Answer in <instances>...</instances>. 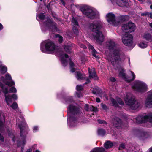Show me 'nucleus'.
<instances>
[{"label":"nucleus","mask_w":152,"mask_h":152,"mask_svg":"<svg viewBox=\"0 0 152 152\" xmlns=\"http://www.w3.org/2000/svg\"><path fill=\"white\" fill-rule=\"evenodd\" d=\"M125 0H117L116 1V4L121 7H122L125 5Z\"/></svg>","instance_id":"nucleus-25"},{"label":"nucleus","mask_w":152,"mask_h":152,"mask_svg":"<svg viewBox=\"0 0 152 152\" xmlns=\"http://www.w3.org/2000/svg\"><path fill=\"white\" fill-rule=\"evenodd\" d=\"M5 77L7 80H12L11 77L9 74H6Z\"/></svg>","instance_id":"nucleus-44"},{"label":"nucleus","mask_w":152,"mask_h":152,"mask_svg":"<svg viewBox=\"0 0 152 152\" xmlns=\"http://www.w3.org/2000/svg\"><path fill=\"white\" fill-rule=\"evenodd\" d=\"M135 25L132 22H129L126 24H123L122 26V30L124 31L129 30L128 32H132L135 30Z\"/></svg>","instance_id":"nucleus-11"},{"label":"nucleus","mask_w":152,"mask_h":152,"mask_svg":"<svg viewBox=\"0 0 152 152\" xmlns=\"http://www.w3.org/2000/svg\"><path fill=\"white\" fill-rule=\"evenodd\" d=\"M104 149L103 148H96L90 152H104Z\"/></svg>","instance_id":"nucleus-24"},{"label":"nucleus","mask_w":152,"mask_h":152,"mask_svg":"<svg viewBox=\"0 0 152 152\" xmlns=\"http://www.w3.org/2000/svg\"><path fill=\"white\" fill-rule=\"evenodd\" d=\"M56 37L57 39L58 40L60 43L62 42L63 41V37L62 36L59 35V34H57L56 35Z\"/></svg>","instance_id":"nucleus-35"},{"label":"nucleus","mask_w":152,"mask_h":152,"mask_svg":"<svg viewBox=\"0 0 152 152\" xmlns=\"http://www.w3.org/2000/svg\"><path fill=\"white\" fill-rule=\"evenodd\" d=\"M88 48L90 51L91 52L92 55L96 59H98L99 58V56L97 55L98 53L96 51L93 47L91 45H89Z\"/></svg>","instance_id":"nucleus-19"},{"label":"nucleus","mask_w":152,"mask_h":152,"mask_svg":"<svg viewBox=\"0 0 152 152\" xmlns=\"http://www.w3.org/2000/svg\"><path fill=\"white\" fill-rule=\"evenodd\" d=\"M139 46L141 48H144L147 47V45L146 43H145L143 42H141L139 44Z\"/></svg>","instance_id":"nucleus-34"},{"label":"nucleus","mask_w":152,"mask_h":152,"mask_svg":"<svg viewBox=\"0 0 152 152\" xmlns=\"http://www.w3.org/2000/svg\"><path fill=\"white\" fill-rule=\"evenodd\" d=\"M3 92L5 94V97L6 103L9 106L12 102V96L9 94H7L8 92L7 88H6L5 90L3 89Z\"/></svg>","instance_id":"nucleus-14"},{"label":"nucleus","mask_w":152,"mask_h":152,"mask_svg":"<svg viewBox=\"0 0 152 152\" xmlns=\"http://www.w3.org/2000/svg\"><path fill=\"white\" fill-rule=\"evenodd\" d=\"M144 37L147 40H152V36L149 34H146L144 35Z\"/></svg>","instance_id":"nucleus-28"},{"label":"nucleus","mask_w":152,"mask_h":152,"mask_svg":"<svg viewBox=\"0 0 152 152\" xmlns=\"http://www.w3.org/2000/svg\"><path fill=\"white\" fill-rule=\"evenodd\" d=\"M6 85H8L9 86H12L15 85V83L13 81H11V82L7 81L6 83Z\"/></svg>","instance_id":"nucleus-37"},{"label":"nucleus","mask_w":152,"mask_h":152,"mask_svg":"<svg viewBox=\"0 0 152 152\" xmlns=\"http://www.w3.org/2000/svg\"><path fill=\"white\" fill-rule=\"evenodd\" d=\"M76 95L78 97H80L82 96V94L80 93H76Z\"/></svg>","instance_id":"nucleus-52"},{"label":"nucleus","mask_w":152,"mask_h":152,"mask_svg":"<svg viewBox=\"0 0 152 152\" xmlns=\"http://www.w3.org/2000/svg\"><path fill=\"white\" fill-rule=\"evenodd\" d=\"M89 111L96 112L98 111V110L96 107H95L91 105H90L89 107Z\"/></svg>","instance_id":"nucleus-33"},{"label":"nucleus","mask_w":152,"mask_h":152,"mask_svg":"<svg viewBox=\"0 0 152 152\" xmlns=\"http://www.w3.org/2000/svg\"><path fill=\"white\" fill-rule=\"evenodd\" d=\"M113 123L116 127H120L122 125L121 120L117 117H115L113 120Z\"/></svg>","instance_id":"nucleus-20"},{"label":"nucleus","mask_w":152,"mask_h":152,"mask_svg":"<svg viewBox=\"0 0 152 152\" xmlns=\"http://www.w3.org/2000/svg\"><path fill=\"white\" fill-rule=\"evenodd\" d=\"M41 49L42 52L44 53H46V50L44 48H42V47L41 48Z\"/></svg>","instance_id":"nucleus-55"},{"label":"nucleus","mask_w":152,"mask_h":152,"mask_svg":"<svg viewBox=\"0 0 152 152\" xmlns=\"http://www.w3.org/2000/svg\"><path fill=\"white\" fill-rule=\"evenodd\" d=\"M11 138H12V140L13 142H15V138L14 136V135H12V137H11Z\"/></svg>","instance_id":"nucleus-57"},{"label":"nucleus","mask_w":152,"mask_h":152,"mask_svg":"<svg viewBox=\"0 0 152 152\" xmlns=\"http://www.w3.org/2000/svg\"><path fill=\"white\" fill-rule=\"evenodd\" d=\"M106 45L109 50H113L109 60L113 66L118 67L122 62L121 60L124 55L120 49L117 48L113 40L109 41L106 42Z\"/></svg>","instance_id":"nucleus-1"},{"label":"nucleus","mask_w":152,"mask_h":152,"mask_svg":"<svg viewBox=\"0 0 152 152\" xmlns=\"http://www.w3.org/2000/svg\"><path fill=\"white\" fill-rule=\"evenodd\" d=\"M7 70V68L3 65H0V71L2 73H5Z\"/></svg>","instance_id":"nucleus-32"},{"label":"nucleus","mask_w":152,"mask_h":152,"mask_svg":"<svg viewBox=\"0 0 152 152\" xmlns=\"http://www.w3.org/2000/svg\"><path fill=\"white\" fill-rule=\"evenodd\" d=\"M81 60L82 61V63L86 61V60L84 59L83 58H81Z\"/></svg>","instance_id":"nucleus-59"},{"label":"nucleus","mask_w":152,"mask_h":152,"mask_svg":"<svg viewBox=\"0 0 152 152\" xmlns=\"http://www.w3.org/2000/svg\"><path fill=\"white\" fill-rule=\"evenodd\" d=\"M76 89L78 91H80L83 89V87L81 86L77 85L76 87Z\"/></svg>","instance_id":"nucleus-43"},{"label":"nucleus","mask_w":152,"mask_h":152,"mask_svg":"<svg viewBox=\"0 0 152 152\" xmlns=\"http://www.w3.org/2000/svg\"><path fill=\"white\" fill-rule=\"evenodd\" d=\"M145 105L146 107H152V90L148 92V96L145 102Z\"/></svg>","instance_id":"nucleus-12"},{"label":"nucleus","mask_w":152,"mask_h":152,"mask_svg":"<svg viewBox=\"0 0 152 152\" xmlns=\"http://www.w3.org/2000/svg\"><path fill=\"white\" fill-rule=\"evenodd\" d=\"M98 122L99 124H107V123L104 120H98Z\"/></svg>","instance_id":"nucleus-47"},{"label":"nucleus","mask_w":152,"mask_h":152,"mask_svg":"<svg viewBox=\"0 0 152 152\" xmlns=\"http://www.w3.org/2000/svg\"><path fill=\"white\" fill-rule=\"evenodd\" d=\"M133 121L137 123H142L147 121L152 123V113L148 115L138 116L134 119Z\"/></svg>","instance_id":"nucleus-6"},{"label":"nucleus","mask_w":152,"mask_h":152,"mask_svg":"<svg viewBox=\"0 0 152 152\" xmlns=\"http://www.w3.org/2000/svg\"><path fill=\"white\" fill-rule=\"evenodd\" d=\"M64 49L67 53H69L71 52V47L68 45H65L64 46Z\"/></svg>","instance_id":"nucleus-30"},{"label":"nucleus","mask_w":152,"mask_h":152,"mask_svg":"<svg viewBox=\"0 0 152 152\" xmlns=\"http://www.w3.org/2000/svg\"><path fill=\"white\" fill-rule=\"evenodd\" d=\"M61 61L64 66H65L68 64L66 59L68 57V56L65 54L63 53L60 56Z\"/></svg>","instance_id":"nucleus-18"},{"label":"nucleus","mask_w":152,"mask_h":152,"mask_svg":"<svg viewBox=\"0 0 152 152\" xmlns=\"http://www.w3.org/2000/svg\"><path fill=\"white\" fill-rule=\"evenodd\" d=\"M69 65L71 68V71L72 72H75L76 70L75 68H74L75 66V65L73 62L70 61L69 63Z\"/></svg>","instance_id":"nucleus-27"},{"label":"nucleus","mask_w":152,"mask_h":152,"mask_svg":"<svg viewBox=\"0 0 152 152\" xmlns=\"http://www.w3.org/2000/svg\"><path fill=\"white\" fill-rule=\"evenodd\" d=\"M80 46L81 48H83L84 49L86 48V46L83 44H81L80 45Z\"/></svg>","instance_id":"nucleus-54"},{"label":"nucleus","mask_w":152,"mask_h":152,"mask_svg":"<svg viewBox=\"0 0 152 152\" xmlns=\"http://www.w3.org/2000/svg\"><path fill=\"white\" fill-rule=\"evenodd\" d=\"M9 92L10 93H16L17 90L15 87H12L10 88Z\"/></svg>","instance_id":"nucleus-41"},{"label":"nucleus","mask_w":152,"mask_h":152,"mask_svg":"<svg viewBox=\"0 0 152 152\" xmlns=\"http://www.w3.org/2000/svg\"><path fill=\"white\" fill-rule=\"evenodd\" d=\"M79 110L76 108L74 106L70 105L68 107L67 110L68 113V123L69 122L73 123L75 120V118L72 115L77 114L79 113Z\"/></svg>","instance_id":"nucleus-4"},{"label":"nucleus","mask_w":152,"mask_h":152,"mask_svg":"<svg viewBox=\"0 0 152 152\" xmlns=\"http://www.w3.org/2000/svg\"><path fill=\"white\" fill-rule=\"evenodd\" d=\"M4 116L3 114L0 115V132H1L3 128V123L4 122ZM0 141L1 142L4 141V138L0 134Z\"/></svg>","instance_id":"nucleus-15"},{"label":"nucleus","mask_w":152,"mask_h":152,"mask_svg":"<svg viewBox=\"0 0 152 152\" xmlns=\"http://www.w3.org/2000/svg\"><path fill=\"white\" fill-rule=\"evenodd\" d=\"M149 150L150 152H152V147L149 148Z\"/></svg>","instance_id":"nucleus-63"},{"label":"nucleus","mask_w":152,"mask_h":152,"mask_svg":"<svg viewBox=\"0 0 152 152\" xmlns=\"http://www.w3.org/2000/svg\"><path fill=\"white\" fill-rule=\"evenodd\" d=\"M111 102H112L113 106L117 107L118 106V104L117 102H116V101L115 100V99H111Z\"/></svg>","instance_id":"nucleus-39"},{"label":"nucleus","mask_w":152,"mask_h":152,"mask_svg":"<svg viewBox=\"0 0 152 152\" xmlns=\"http://www.w3.org/2000/svg\"><path fill=\"white\" fill-rule=\"evenodd\" d=\"M19 127L20 128V136L21 137L23 141L22 142H20V144L23 146L25 144V139L26 137V133H25L24 131V127H22L20 125H18Z\"/></svg>","instance_id":"nucleus-16"},{"label":"nucleus","mask_w":152,"mask_h":152,"mask_svg":"<svg viewBox=\"0 0 152 152\" xmlns=\"http://www.w3.org/2000/svg\"><path fill=\"white\" fill-rule=\"evenodd\" d=\"M101 106L103 110H106L107 109V108L105 104L103 103H101Z\"/></svg>","instance_id":"nucleus-45"},{"label":"nucleus","mask_w":152,"mask_h":152,"mask_svg":"<svg viewBox=\"0 0 152 152\" xmlns=\"http://www.w3.org/2000/svg\"><path fill=\"white\" fill-rule=\"evenodd\" d=\"M72 26H79L78 23L76 20V19L75 18H72Z\"/></svg>","instance_id":"nucleus-31"},{"label":"nucleus","mask_w":152,"mask_h":152,"mask_svg":"<svg viewBox=\"0 0 152 152\" xmlns=\"http://www.w3.org/2000/svg\"><path fill=\"white\" fill-rule=\"evenodd\" d=\"M61 2L62 3V4L64 6L65 5V4L64 1H63V0H61Z\"/></svg>","instance_id":"nucleus-62"},{"label":"nucleus","mask_w":152,"mask_h":152,"mask_svg":"<svg viewBox=\"0 0 152 152\" xmlns=\"http://www.w3.org/2000/svg\"><path fill=\"white\" fill-rule=\"evenodd\" d=\"M11 107L14 109H17L18 107L17 103L16 102H14L10 106Z\"/></svg>","instance_id":"nucleus-38"},{"label":"nucleus","mask_w":152,"mask_h":152,"mask_svg":"<svg viewBox=\"0 0 152 152\" xmlns=\"http://www.w3.org/2000/svg\"><path fill=\"white\" fill-rule=\"evenodd\" d=\"M93 92L94 94H98L99 96H101V94L102 93V90L98 87H95L94 88Z\"/></svg>","instance_id":"nucleus-22"},{"label":"nucleus","mask_w":152,"mask_h":152,"mask_svg":"<svg viewBox=\"0 0 152 152\" xmlns=\"http://www.w3.org/2000/svg\"><path fill=\"white\" fill-rule=\"evenodd\" d=\"M132 87L135 91L141 93L145 92L148 90L146 85L139 81H136Z\"/></svg>","instance_id":"nucleus-5"},{"label":"nucleus","mask_w":152,"mask_h":152,"mask_svg":"<svg viewBox=\"0 0 152 152\" xmlns=\"http://www.w3.org/2000/svg\"><path fill=\"white\" fill-rule=\"evenodd\" d=\"M125 148V146L123 144H122L120 145V147H119V149H120L121 148Z\"/></svg>","instance_id":"nucleus-51"},{"label":"nucleus","mask_w":152,"mask_h":152,"mask_svg":"<svg viewBox=\"0 0 152 152\" xmlns=\"http://www.w3.org/2000/svg\"><path fill=\"white\" fill-rule=\"evenodd\" d=\"M45 48L46 50L51 53H53L57 51L58 47L52 41L49 40L45 42Z\"/></svg>","instance_id":"nucleus-8"},{"label":"nucleus","mask_w":152,"mask_h":152,"mask_svg":"<svg viewBox=\"0 0 152 152\" xmlns=\"http://www.w3.org/2000/svg\"><path fill=\"white\" fill-rule=\"evenodd\" d=\"M78 26H72L73 30L75 34L77 35L78 33V31L77 28V27Z\"/></svg>","instance_id":"nucleus-36"},{"label":"nucleus","mask_w":152,"mask_h":152,"mask_svg":"<svg viewBox=\"0 0 152 152\" xmlns=\"http://www.w3.org/2000/svg\"><path fill=\"white\" fill-rule=\"evenodd\" d=\"M45 25L46 26L50 27V28H53L55 27V23L52 21L50 18H48L47 21L45 23Z\"/></svg>","instance_id":"nucleus-21"},{"label":"nucleus","mask_w":152,"mask_h":152,"mask_svg":"<svg viewBox=\"0 0 152 152\" xmlns=\"http://www.w3.org/2000/svg\"><path fill=\"white\" fill-rule=\"evenodd\" d=\"M45 16L43 14H41L38 15V17L39 19L41 20H43L45 18Z\"/></svg>","instance_id":"nucleus-46"},{"label":"nucleus","mask_w":152,"mask_h":152,"mask_svg":"<svg viewBox=\"0 0 152 152\" xmlns=\"http://www.w3.org/2000/svg\"><path fill=\"white\" fill-rule=\"evenodd\" d=\"M98 133L99 135L103 136L105 134V132L102 129H99L98 130Z\"/></svg>","instance_id":"nucleus-29"},{"label":"nucleus","mask_w":152,"mask_h":152,"mask_svg":"<svg viewBox=\"0 0 152 152\" xmlns=\"http://www.w3.org/2000/svg\"><path fill=\"white\" fill-rule=\"evenodd\" d=\"M88 71L89 73V77L90 78H93L95 80L98 79V77L96 75L95 72V69L94 68H92L91 69V72L90 68H88Z\"/></svg>","instance_id":"nucleus-17"},{"label":"nucleus","mask_w":152,"mask_h":152,"mask_svg":"<svg viewBox=\"0 0 152 152\" xmlns=\"http://www.w3.org/2000/svg\"><path fill=\"white\" fill-rule=\"evenodd\" d=\"M89 106L87 104H86L85 106V109L87 111H89Z\"/></svg>","instance_id":"nucleus-48"},{"label":"nucleus","mask_w":152,"mask_h":152,"mask_svg":"<svg viewBox=\"0 0 152 152\" xmlns=\"http://www.w3.org/2000/svg\"><path fill=\"white\" fill-rule=\"evenodd\" d=\"M96 100L97 102H100V100L99 98H96Z\"/></svg>","instance_id":"nucleus-56"},{"label":"nucleus","mask_w":152,"mask_h":152,"mask_svg":"<svg viewBox=\"0 0 152 152\" xmlns=\"http://www.w3.org/2000/svg\"><path fill=\"white\" fill-rule=\"evenodd\" d=\"M124 101L126 104L133 110L137 109L140 106V103L135 100L134 97L130 93L126 94Z\"/></svg>","instance_id":"nucleus-3"},{"label":"nucleus","mask_w":152,"mask_h":152,"mask_svg":"<svg viewBox=\"0 0 152 152\" xmlns=\"http://www.w3.org/2000/svg\"><path fill=\"white\" fill-rule=\"evenodd\" d=\"M3 28V25L0 23V30H1Z\"/></svg>","instance_id":"nucleus-60"},{"label":"nucleus","mask_w":152,"mask_h":152,"mask_svg":"<svg viewBox=\"0 0 152 152\" xmlns=\"http://www.w3.org/2000/svg\"><path fill=\"white\" fill-rule=\"evenodd\" d=\"M39 129L38 127L37 126H35L34 127L33 129V131L34 132H36L37 130Z\"/></svg>","instance_id":"nucleus-50"},{"label":"nucleus","mask_w":152,"mask_h":152,"mask_svg":"<svg viewBox=\"0 0 152 152\" xmlns=\"http://www.w3.org/2000/svg\"><path fill=\"white\" fill-rule=\"evenodd\" d=\"M83 13L91 18H98L99 16L98 12L94 11L92 9L88 8H84L83 11Z\"/></svg>","instance_id":"nucleus-7"},{"label":"nucleus","mask_w":152,"mask_h":152,"mask_svg":"<svg viewBox=\"0 0 152 152\" xmlns=\"http://www.w3.org/2000/svg\"><path fill=\"white\" fill-rule=\"evenodd\" d=\"M110 80L112 82H115V78L114 77H110Z\"/></svg>","instance_id":"nucleus-53"},{"label":"nucleus","mask_w":152,"mask_h":152,"mask_svg":"<svg viewBox=\"0 0 152 152\" xmlns=\"http://www.w3.org/2000/svg\"><path fill=\"white\" fill-rule=\"evenodd\" d=\"M106 18L108 22L113 26H116L119 24V22L115 21V16L112 13H108L106 15Z\"/></svg>","instance_id":"nucleus-10"},{"label":"nucleus","mask_w":152,"mask_h":152,"mask_svg":"<svg viewBox=\"0 0 152 152\" xmlns=\"http://www.w3.org/2000/svg\"><path fill=\"white\" fill-rule=\"evenodd\" d=\"M32 149H30L27 150L26 152H32Z\"/></svg>","instance_id":"nucleus-61"},{"label":"nucleus","mask_w":152,"mask_h":152,"mask_svg":"<svg viewBox=\"0 0 152 152\" xmlns=\"http://www.w3.org/2000/svg\"><path fill=\"white\" fill-rule=\"evenodd\" d=\"M150 26L152 28V23H150Z\"/></svg>","instance_id":"nucleus-64"},{"label":"nucleus","mask_w":152,"mask_h":152,"mask_svg":"<svg viewBox=\"0 0 152 152\" xmlns=\"http://www.w3.org/2000/svg\"><path fill=\"white\" fill-rule=\"evenodd\" d=\"M86 80V82L85 83V84H87L90 82V81L88 79H87Z\"/></svg>","instance_id":"nucleus-58"},{"label":"nucleus","mask_w":152,"mask_h":152,"mask_svg":"<svg viewBox=\"0 0 152 152\" xmlns=\"http://www.w3.org/2000/svg\"><path fill=\"white\" fill-rule=\"evenodd\" d=\"M117 100L118 103L121 105H123L124 104V102L120 98H118L117 99Z\"/></svg>","instance_id":"nucleus-42"},{"label":"nucleus","mask_w":152,"mask_h":152,"mask_svg":"<svg viewBox=\"0 0 152 152\" xmlns=\"http://www.w3.org/2000/svg\"><path fill=\"white\" fill-rule=\"evenodd\" d=\"M102 23L100 21H95L90 24V28L94 33L93 36L98 43L103 41L104 38L102 32L99 30L102 27Z\"/></svg>","instance_id":"nucleus-2"},{"label":"nucleus","mask_w":152,"mask_h":152,"mask_svg":"<svg viewBox=\"0 0 152 152\" xmlns=\"http://www.w3.org/2000/svg\"><path fill=\"white\" fill-rule=\"evenodd\" d=\"M113 145V144L110 141H108L104 143V146L106 148H111Z\"/></svg>","instance_id":"nucleus-26"},{"label":"nucleus","mask_w":152,"mask_h":152,"mask_svg":"<svg viewBox=\"0 0 152 152\" xmlns=\"http://www.w3.org/2000/svg\"><path fill=\"white\" fill-rule=\"evenodd\" d=\"M75 76L78 80H83L85 78V75H83L80 72H76Z\"/></svg>","instance_id":"nucleus-23"},{"label":"nucleus","mask_w":152,"mask_h":152,"mask_svg":"<svg viewBox=\"0 0 152 152\" xmlns=\"http://www.w3.org/2000/svg\"><path fill=\"white\" fill-rule=\"evenodd\" d=\"M126 33L124 35L122 38L123 43L126 45L130 46L132 42V36L130 34L125 32Z\"/></svg>","instance_id":"nucleus-9"},{"label":"nucleus","mask_w":152,"mask_h":152,"mask_svg":"<svg viewBox=\"0 0 152 152\" xmlns=\"http://www.w3.org/2000/svg\"><path fill=\"white\" fill-rule=\"evenodd\" d=\"M124 70L123 69H121V70L119 72V75L120 77H121L126 79V80L128 82H129L134 80L135 78V76L134 74L132 71L131 72L132 78V79H128L126 78L125 73L124 72Z\"/></svg>","instance_id":"nucleus-13"},{"label":"nucleus","mask_w":152,"mask_h":152,"mask_svg":"<svg viewBox=\"0 0 152 152\" xmlns=\"http://www.w3.org/2000/svg\"><path fill=\"white\" fill-rule=\"evenodd\" d=\"M12 98H13L15 100H16L17 99V96L16 94H14L12 96Z\"/></svg>","instance_id":"nucleus-49"},{"label":"nucleus","mask_w":152,"mask_h":152,"mask_svg":"<svg viewBox=\"0 0 152 152\" xmlns=\"http://www.w3.org/2000/svg\"><path fill=\"white\" fill-rule=\"evenodd\" d=\"M140 136L141 137H142L143 139H144V138L147 137L148 134L147 132H143L141 133Z\"/></svg>","instance_id":"nucleus-40"}]
</instances>
